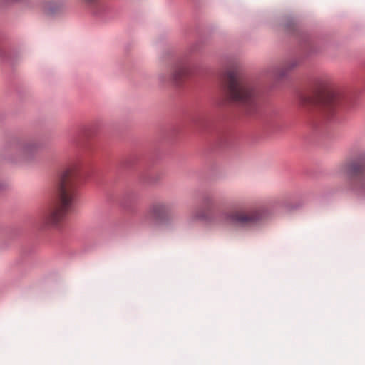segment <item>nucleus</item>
<instances>
[{
	"label": "nucleus",
	"mask_w": 365,
	"mask_h": 365,
	"mask_svg": "<svg viewBox=\"0 0 365 365\" xmlns=\"http://www.w3.org/2000/svg\"><path fill=\"white\" fill-rule=\"evenodd\" d=\"M206 218V214L201 211H196L193 212L191 216L190 219L191 220H202Z\"/></svg>",
	"instance_id": "obj_10"
},
{
	"label": "nucleus",
	"mask_w": 365,
	"mask_h": 365,
	"mask_svg": "<svg viewBox=\"0 0 365 365\" xmlns=\"http://www.w3.org/2000/svg\"><path fill=\"white\" fill-rule=\"evenodd\" d=\"M90 137V128L89 126L87 127H83L79 129L77 137H76V141L77 143L80 145H83L87 142Z\"/></svg>",
	"instance_id": "obj_9"
},
{
	"label": "nucleus",
	"mask_w": 365,
	"mask_h": 365,
	"mask_svg": "<svg viewBox=\"0 0 365 365\" xmlns=\"http://www.w3.org/2000/svg\"><path fill=\"white\" fill-rule=\"evenodd\" d=\"M344 171L353 177L361 178V188L365 190V162L354 160L344 167Z\"/></svg>",
	"instance_id": "obj_6"
},
{
	"label": "nucleus",
	"mask_w": 365,
	"mask_h": 365,
	"mask_svg": "<svg viewBox=\"0 0 365 365\" xmlns=\"http://www.w3.org/2000/svg\"><path fill=\"white\" fill-rule=\"evenodd\" d=\"M223 85L229 98L247 113L254 111L258 104L254 85L236 70L227 71L222 77Z\"/></svg>",
	"instance_id": "obj_2"
},
{
	"label": "nucleus",
	"mask_w": 365,
	"mask_h": 365,
	"mask_svg": "<svg viewBox=\"0 0 365 365\" xmlns=\"http://www.w3.org/2000/svg\"><path fill=\"white\" fill-rule=\"evenodd\" d=\"M169 207V204L165 202H155L149 207L148 212L155 218H160L167 212Z\"/></svg>",
	"instance_id": "obj_8"
},
{
	"label": "nucleus",
	"mask_w": 365,
	"mask_h": 365,
	"mask_svg": "<svg viewBox=\"0 0 365 365\" xmlns=\"http://www.w3.org/2000/svg\"><path fill=\"white\" fill-rule=\"evenodd\" d=\"M339 101V93L331 88H326L317 97L318 106L327 117H331L335 113Z\"/></svg>",
	"instance_id": "obj_3"
},
{
	"label": "nucleus",
	"mask_w": 365,
	"mask_h": 365,
	"mask_svg": "<svg viewBox=\"0 0 365 365\" xmlns=\"http://www.w3.org/2000/svg\"><path fill=\"white\" fill-rule=\"evenodd\" d=\"M55 195L57 202L45 212L42 220L45 227L60 229L77 195L74 168H68L58 173Z\"/></svg>",
	"instance_id": "obj_1"
},
{
	"label": "nucleus",
	"mask_w": 365,
	"mask_h": 365,
	"mask_svg": "<svg viewBox=\"0 0 365 365\" xmlns=\"http://www.w3.org/2000/svg\"><path fill=\"white\" fill-rule=\"evenodd\" d=\"M38 145L33 141L23 142L17 143L15 146V150L18 156L22 160H29L37 150Z\"/></svg>",
	"instance_id": "obj_7"
},
{
	"label": "nucleus",
	"mask_w": 365,
	"mask_h": 365,
	"mask_svg": "<svg viewBox=\"0 0 365 365\" xmlns=\"http://www.w3.org/2000/svg\"><path fill=\"white\" fill-rule=\"evenodd\" d=\"M260 217L261 213L257 210L250 211H234L227 216V218L230 222L240 225H247L255 222L259 220Z\"/></svg>",
	"instance_id": "obj_4"
},
{
	"label": "nucleus",
	"mask_w": 365,
	"mask_h": 365,
	"mask_svg": "<svg viewBox=\"0 0 365 365\" xmlns=\"http://www.w3.org/2000/svg\"><path fill=\"white\" fill-rule=\"evenodd\" d=\"M192 64L188 60H181L169 69L168 74L170 80L178 83L183 78L190 74Z\"/></svg>",
	"instance_id": "obj_5"
}]
</instances>
